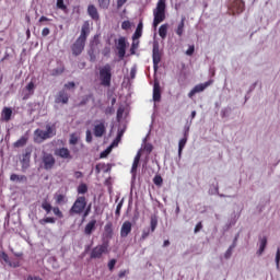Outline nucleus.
I'll use <instances>...</instances> for the list:
<instances>
[{
    "instance_id": "nucleus-48",
    "label": "nucleus",
    "mask_w": 280,
    "mask_h": 280,
    "mask_svg": "<svg viewBox=\"0 0 280 280\" xmlns=\"http://www.w3.org/2000/svg\"><path fill=\"white\" fill-rule=\"evenodd\" d=\"M1 259L3 261H5V264H9L10 262V256H8V254H5V252H2L1 255H0Z\"/></svg>"
},
{
    "instance_id": "nucleus-55",
    "label": "nucleus",
    "mask_w": 280,
    "mask_h": 280,
    "mask_svg": "<svg viewBox=\"0 0 280 280\" xmlns=\"http://www.w3.org/2000/svg\"><path fill=\"white\" fill-rule=\"evenodd\" d=\"M136 75H137V69L132 68L130 70V78H131V80H135Z\"/></svg>"
},
{
    "instance_id": "nucleus-17",
    "label": "nucleus",
    "mask_w": 280,
    "mask_h": 280,
    "mask_svg": "<svg viewBox=\"0 0 280 280\" xmlns=\"http://www.w3.org/2000/svg\"><path fill=\"white\" fill-rule=\"evenodd\" d=\"M117 49H118L119 58H124L126 56V37H120L118 39Z\"/></svg>"
},
{
    "instance_id": "nucleus-34",
    "label": "nucleus",
    "mask_w": 280,
    "mask_h": 280,
    "mask_svg": "<svg viewBox=\"0 0 280 280\" xmlns=\"http://www.w3.org/2000/svg\"><path fill=\"white\" fill-rule=\"evenodd\" d=\"M56 7L58 10H61L62 12H67L68 10L67 4H65V0H57Z\"/></svg>"
},
{
    "instance_id": "nucleus-43",
    "label": "nucleus",
    "mask_w": 280,
    "mask_h": 280,
    "mask_svg": "<svg viewBox=\"0 0 280 280\" xmlns=\"http://www.w3.org/2000/svg\"><path fill=\"white\" fill-rule=\"evenodd\" d=\"M105 168H106V164H102V163L96 164V166H95V173H96V174H102V170H105Z\"/></svg>"
},
{
    "instance_id": "nucleus-26",
    "label": "nucleus",
    "mask_w": 280,
    "mask_h": 280,
    "mask_svg": "<svg viewBox=\"0 0 280 280\" xmlns=\"http://www.w3.org/2000/svg\"><path fill=\"white\" fill-rule=\"evenodd\" d=\"M170 28V24H162L159 28V36L165 40L167 38V30Z\"/></svg>"
},
{
    "instance_id": "nucleus-59",
    "label": "nucleus",
    "mask_w": 280,
    "mask_h": 280,
    "mask_svg": "<svg viewBox=\"0 0 280 280\" xmlns=\"http://www.w3.org/2000/svg\"><path fill=\"white\" fill-rule=\"evenodd\" d=\"M65 86H66V89H74L75 83L74 82H68Z\"/></svg>"
},
{
    "instance_id": "nucleus-54",
    "label": "nucleus",
    "mask_w": 280,
    "mask_h": 280,
    "mask_svg": "<svg viewBox=\"0 0 280 280\" xmlns=\"http://www.w3.org/2000/svg\"><path fill=\"white\" fill-rule=\"evenodd\" d=\"M128 0H117V8H124Z\"/></svg>"
},
{
    "instance_id": "nucleus-45",
    "label": "nucleus",
    "mask_w": 280,
    "mask_h": 280,
    "mask_svg": "<svg viewBox=\"0 0 280 280\" xmlns=\"http://www.w3.org/2000/svg\"><path fill=\"white\" fill-rule=\"evenodd\" d=\"M85 141H86V143H91L93 141V133H91V130H86Z\"/></svg>"
},
{
    "instance_id": "nucleus-13",
    "label": "nucleus",
    "mask_w": 280,
    "mask_h": 280,
    "mask_svg": "<svg viewBox=\"0 0 280 280\" xmlns=\"http://www.w3.org/2000/svg\"><path fill=\"white\" fill-rule=\"evenodd\" d=\"M162 54L161 50L159 48V44H154L153 45V54H152V58H153V69L158 70L159 69V65H161V58H162Z\"/></svg>"
},
{
    "instance_id": "nucleus-23",
    "label": "nucleus",
    "mask_w": 280,
    "mask_h": 280,
    "mask_svg": "<svg viewBox=\"0 0 280 280\" xmlns=\"http://www.w3.org/2000/svg\"><path fill=\"white\" fill-rule=\"evenodd\" d=\"M141 161V151H138V153L136 154L135 159H133V163L131 166V174H137V170L139 167V162Z\"/></svg>"
},
{
    "instance_id": "nucleus-38",
    "label": "nucleus",
    "mask_w": 280,
    "mask_h": 280,
    "mask_svg": "<svg viewBox=\"0 0 280 280\" xmlns=\"http://www.w3.org/2000/svg\"><path fill=\"white\" fill-rule=\"evenodd\" d=\"M121 207H124V200L119 201V203L116 207V211H115L116 218H119V215H121Z\"/></svg>"
},
{
    "instance_id": "nucleus-42",
    "label": "nucleus",
    "mask_w": 280,
    "mask_h": 280,
    "mask_svg": "<svg viewBox=\"0 0 280 280\" xmlns=\"http://www.w3.org/2000/svg\"><path fill=\"white\" fill-rule=\"evenodd\" d=\"M83 215H82V220H86V218H89L90 213H91V205L85 207L84 211L82 212Z\"/></svg>"
},
{
    "instance_id": "nucleus-18",
    "label": "nucleus",
    "mask_w": 280,
    "mask_h": 280,
    "mask_svg": "<svg viewBox=\"0 0 280 280\" xmlns=\"http://www.w3.org/2000/svg\"><path fill=\"white\" fill-rule=\"evenodd\" d=\"M153 102H161V83L154 81L153 84Z\"/></svg>"
},
{
    "instance_id": "nucleus-25",
    "label": "nucleus",
    "mask_w": 280,
    "mask_h": 280,
    "mask_svg": "<svg viewBox=\"0 0 280 280\" xmlns=\"http://www.w3.org/2000/svg\"><path fill=\"white\" fill-rule=\"evenodd\" d=\"M10 180L12 183H27V176L25 175H16V174H11Z\"/></svg>"
},
{
    "instance_id": "nucleus-60",
    "label": "nucleus",
    "mask_w": 280,
    "mask_h": 280,
    "mask_svg": "<svg viewBox=\"0 0 280 280\" xmlns=\"http://www.w3.org/2000/svg\"><path fill=\"white\" fill-rule=\"evenodd\" d=\"M82 176H84V174H82V172H80V171L74 172V178H82Z\"/></svg>"
},
{
    "instance_id": "nucleus-11",
    "label": "nucleus",
    "mask_w": 280,
    "mask_h": 280,
    "mask_svg": "<svg viewBox=\"0 0 280 280\" xmlns=\"http://www.w3.org/2000/svg\"><path fill=\"white\" fill-rule=\"evenodd\" d=\"M42 163L44 165V170H54V166L56 165V158L50 153H46L42 158Z\"/></svg>"
},
{
    "instance_id": "nucleus-44",
    "label": "nucleus",
    "mask_w": 280,
    "mask_h": 280,
    "mask_svg": "<svg viewBox=\"0 0 280 280\" xmlns=\"http://www.w3.org/2000/svg\"><path fill=\"white\" fill-rule=\"evenodd\" d=\"M69 143H70V145H75V144H78V136H75V133H72V135L70 136Z\"/></svg>"
},
{
    "instance_id": "nucleus-22",
    "label": "nucleus",
    "mask_w": 280,
    "mask_h": 280,
    "mask_svg": "<svg viewBox=\"0 0 280 280\" xmlns=\"http://www.w3.org/2000/svg\"><path fill=\"white\" fill-rule=\"evenodd\" d=\"M57 104H68L69 103V94L67 92L61 91L59 92L57 98H56Z\"/></svg>"
},
{
    "instance_id": "nucleus-5",
    "label": "nucleus",
    "mask_w": 280,
    "mask_h": 280,
    "mask_svg": "<svg viewBox=\"0 0 280 280\" xmlns=\"http://www.w3.org/2000/svg\"><path fill=\"white\" fill-rule=\"evenodd\" d=\"M34 135H35V141L37 143H43V141H45L47 139H51V137H55L56 129H54L51 126L47 125L46 131L43 129H36L34 131Z\"/></svg>"
},
{
    "instance_id": "nucleus-41",
    "label": "nucleus",
    "mask_w": 280,
    "mask_h": 280,
    "mask_svg": "<svg viewBox=\"0 0 280 280\" xmlns=\"http://www.w3.org/2000/svg\"><path fill=\"white\" fill-rule=\"evenodd\" d=\"M276 268L277 270H279L280 268V247L277 248V253H276Z\"/></svg>"
},
{
    "instance_id": "nucleus-27",
    "label": "nucleus",
    "mask_w": 280,
    "mask_h": 280,
    "mask_svg": "<svg viewBox=\"0 0 280 280\" xmlns=\"http://www.w3.org/2000/svg\"><path fill=\"white\" fill-rule=\"evenodd\" d=\"M28 139L30 138L27 136H22L18 141L13 143L14 148H23L27 145Z\"/></svg>"
},
{
    "instance_id": "nucleus-10",
    "label": "nucleus",
    "mask_w": 280,
    "mask_h": 280,
    "mask_svg": "<svg viewBox=\"0 0 280 280\" xmlns=\"http://www.w3.org/2000/svg\"><path fill=\"white\" fill-rule=\"evenodd\" d=\"M246 7V4L244 3V1L242 0H234L231 4H230V12L235 15V14H242V12H244V8Z\"/></svg>"
},
{
    "instance_id": "nucleus-31",
    "label": "nucleus",
    "mask_w": 280,
    "mask_h": 280,
    "mask_svg": "<svg viewBox=\"0 0 280 280\" xmlns=\"http://www.w3.org/2000/svg\"><path fill=\"white\" fill-rule=\"evenodd\" d=\"M56 205H65L67 202V196L65 195H56L55 196Z\"/></svg>"
},
{
    "instance_id": "nucleus-14",
    "label": "nucleus",
    "mask_w": 280,
    "mask_h": 280,
    "mask_svg": "<svg viewBox=\"0 0 280 280\" xmlns=\"http://www.w3.org/2000/svg\"><path fill=\"white\" fill-rule=\"evenodd\" d=\"M132 233V223L125 221L120 228V237H128Z\"/></svg>"
},
{
    "instance_id": "nucleus-12",
    "label": "nucleus",
    "mask_w": 280,
    "mask_h": 280,
    "mask_svg": "<svg viewBox=\"0 0 280 280\" xmlns=\"http://www.w3.org/2000/svg\"><path fill=\"white\" fill-rule=\"evenodd\" d=\"M213 84V80H209L205 83H200L195 85L191 91L188 93V97H194L196 93H202L208 86H211Z\"/></svg>"
},
{
    "instance_id": "nucleus-39",
    "label": "nucleus",
    "mask_w": 280,
    "mask_h": 280,
    "mask_svg": "<svg viewBox=\"0 0 280 280\" xmlns=\"http://www.w3.org/2000/svg\"><path fill=\"white\" fill-rule=\"evenodd\" d=\"M116 265H117V259H115V258L110 259L107 264L108 270H110V272H113V270H115Z\"/></svg>"
},
{
    "instance_id": "nucleus-2",
    "label": "nucleus",
    "mask_w": 280,
    "mask_h": 280,
    "mask_svg": "<svg viewBox=\"0 0 280 280\" xmlns=\"http://www.w3.org/2000/svg\"><path fill=\"white\" fill-rule=\"evenodd\" d=\"M167 5L165 4V0H159L156 3V8L153 10V27L156 30L163 21H165V9Z\"/></svg>"
},
{
    "instance_id": "nucleus-21",
    "label": "nucleus",
    "mask_w": 280,
    "mask_h": 280,
    "mask_svg": "<svg viewBox=\"0 0 280 280\" xmlns=\"http://www.w3.org/2000/svg\"><path fill=\"white\" fill-rule=\"evenodd\" d=\"M12 119V108L3 107L1 112V121H10Z\"/></svg>"
},
{
    "instance_id": "nucleus-33",
    "label": "nucleus",
    "mask_w": 280,
    "mask_h": 280,
    "mask_svg": "<svg viewBox=\"0 0 280 280\" xmlns=\"http://www.w3.org/2000/svg\"><path fill=\"white\" fill-rule=\"evenodd\" d=\"M78 194L84 195L89 191V186L84 183L80 184L77 188Z\"/></svg>"
},
{
    "instance_id": "nucleus-7",
    "label": "nucleus",
    "mask_w": 280,
    "mask_h": 280,
    "mask_svg": "<svg viewBox=\"0 0 280 280\" xmlns=\"http://www.w3.org/2000/svg\"><path fill=\"white\" fill-rule=\"evenodd\" d=\"M106 253H108V242L94 247L91 250L90 257L91 259H102V255H106Z\"/></svg>"
},
{
    "instance_id": "nucleus-6",
    "label": "nucleus",
    "mask_w": 280,
    "mask_h": 280,
    "mask_svg": "<svg viewBox=\"0 0 280 280\" xmlns=\"http://www.w3.org/2000/svg\"><path fill=\"white\" fill-rule=\"evenodd\" d=\"M42 209L47 213V215H49V213H51V211H52L54 215H56L60 220H62V218H65L62 210H60V208H58V207H52L51 202H49V200H47V199L43 200Z\"/></svg>"
},
{
    "instance_id": "nucleus-52",
    "label": "nucleus",
    "mask_w": 280,
    "mask_h": 280,
    "mask_svg": "<svg viewBox=\"0 0 280 280\" xmlns=\"http://www.w3.org/2000/svg\"><path fill=\"white\" fill-rule=\"evenodd\" d=\"M49 34H51V31L49 30V27H45L42 31V36H49Z\"/></svg>"
},
{
    "instance_id": "nucleus-30",
    "label": "nucleus",
    "mask_w": 280,
    "mask_h": 280,
    "mask_svg": "<svg viewBox=\"0 0 280 280\" xmlns=\"http://www.w3.org/2000/svg\"><path fill=\"white\" fill-rule=\"evenodd\" d=\"M266 246H268V238L266 236H264L262 238H260V246L258 249V255H261L264 253V250H266Z\"/></svg>"
},
{
    "instance_id": "nucleus-19",
    "label": "nucleus",
    "mask_w": 280,
    "mask_h": 280,
    "mask_svg": "<svg viewBox=\"0 0 280 280\" xmlns=\"http://www.w3.org/2000/svg\"><path fill=\"white\" fill-rule=\"evenodd\" d=\"M88 14L93 21H97L100 19V12H97L95 4H90L88 7Z\"/></svg>"
},
{
    "instance_id": "nucleus-4",
    "label": "nucleus",
    "mask_w": 280,
    "mask_h": 280,
    "mask_svg": "<svg viewBox=\"0 0 280 280\" xmlns=\"http://www.w3.org/2000/svg\"><path fill=\"white\" fill-rule=\"evenodd\" d=\"M86 209V197L79 196L69 210L70 215H82Z\"/></svg>"
},
{
    "instance_id": "nucleus-37",
    "label": "nucleus",
    "mask_w": 280,
    "mask_h": 280,
    "mask_svg": "<svg viewBox=\"0 0 280 280\" xmlns=\"http://www.w3.org/2000/svg\"><path fill=\"white\" fill-rule=\"evenodd\" d=\"M151 233H154L156 231V226L159 225V220L156 218H151Z\"/></svg>"
},
{
    "instance_id": "nucleus-47",
    "label": "nucleus",
    "mask_w": 280,
    "mask_h": 280,
    "mask_svg": "<svg viewBox=\"0 0 280 280\" xmlns=\"http://www.w3.org/2000/svg\"><path fill=\"white\" fill-rule=\"evenodd\" d=\"M149 236H150V229H144L142 231L141 240H148Z\"/></svg>"
},
{
    "instance_id": "nucleus-57",
    "label": "nucleus",
    "mask_w": 280,
    "mask_h": 280,
    "mask_svg": "<svg viewBox=\"0 0 280 280\" xmlns=\"http://www.w3.org/2000/svg\"><path fill=\"white\" fill-rule=\"evenodd\" d=\"M90 60L92 62H95V54H93V50H89Z\"/></svg>"
},
{
    "instance_id": "nucleus-3",
    "label": "nucleus",
    "mask_w": 280,
    "mask_h": 280,
    "mask_svg": "<svg viewBox=\"0 0 280 280\" xmlns=\"http://www.w3.org/2000/svg\"><path fill=\"white\" fill-rule=\"evenodd\" d=\"M98 78L101 82V86L108 88L110 86V82L113 80V68L109 63L100 68Z\"/></svg>"
},
{
    "instance_id": "nucleus-46",
    "label": "nucleus",
    "mask_w": 280,
    "mask_h": 280,
    "mask_svg": "<svg viewBox=\"0 0 280 280\" xmlns=\"http://www.w3.org/2000/svg\"><path fill=\"white\" fill-rule=\"evenodd\" d=\"M142 34H143V31H138V30L136 28V32H135V34L132 35V40H139V38L142 36Z\"/></svg>"
},
{
    "instance_id": "nucleus-51",
    "label": "nucleus",
    "mask_w": 280,
    "mask_h": 280,
    "mask_svg": "<svg viewBox=\"0 0 280 280\" xmlns=\"http://www.w3.org/2000/svg\"><path fill=\"white\" fill-rule=\"evenodd\" d=\"M194 51H196V48L194 46H189L186 50V56H194Z\"/></svg>"
},
{
    "instance_id": "nucleus-61",
    "label": "nucleus",
    "mask_w": 280,
    "mask_h": 280,
    "mask_svg": "<svg viewBox=\"0 0 280 280\" xmlns=\"http://www.w3.org/2000/svg\"><path fill=\"white\" fill-rule=\"evenodd\" d=\"M108 150H105L101 153V159H106L108 156Z\"/></svg>"
},
{
    "instance_id": "nucleus-24",
    "label": "nucleus",
    "mask_w": 280,
    "mask_h": 280,
    "mask_svg": "<svg viewBox=\"0 0 280 280\" xmlns=\"http://www.w3.org/2000/svg\"><path fill=\"white\" fill-rule=\"evenodd\" d=\"M188 130L185 131L184 133V138H182L178 142V155L180 156L183 154V150L185 148V145H187V135H188Z\"/></svg>"
},
{
    "instance_id": "nucleus-58",
    "label": "nucleus",
    "mask_w": 280,
    "mask_h": 280,
    "mask_svg": "<svg viewBox=\"0 0 280 280\" xmlns=\"http://www.w3.org/2000/svg\"><path fill=\"white\" fill-rule=\"evenodd\" d=\"M47 21H51L49 18H47V16H44V15H42L40 18H39V23H45V22H47Z\"/></svg>"
},
{
    "instance_id": "nucleus-20",
    "label": "nucleus",
    "mask_w": 280,
    "mask_h": 280,
    "mask_svg": "<svg viewBox=\"0 0 280 280\" xmlns=\"http://www.w3.org/2000/svg\"><path fill=\"white\" fill-rule=\"evenodd\" d=\"M97 224V220L92 219L84 228L85 235H93V231H95V226Z\"/></svg>"
},
{
    "instance_id": "nucleus-56",
    "label": "nucleus",
    "mask_w": 280,
    "mask_h": 280,
    "mask_svg": "<svg viewBox=\"0 0 280 280\" xmlns=\"http://www.w3.org/2000/svg\"><path fill=\"white\" fill-rule=\"evenodd\" d=\"M126 275H128V271L121 270V271H119L118 277H119V279H124V277H126Z\"/></svg>"
},
{
    "instance_id": "nucleus-53",
    "label": "nucleus",
    "mask_w": 280,
    "mask_h": 280,
    "mask_svg": "<svg viewBox=\"0 0 280 280\" xmlns=\"http://www.w3.org/2000/svg\"><path fill=\"white\" fill-rule=\"evenodd\" d=\"M202 231V222H199L195 226V233H200Z\"/></svg>"
},
{
    "instance_id": "nucleus-35",
    "label": "nucleus",
    "mask_w": 280,
    "mask_h": 280,
    "mask_svg": "<svg viewBox=\"0 0 280 280\" xmlns=\"http://www.w3.org/2000/svg\"><path fill=\"white\" fill-rule=\"evenodd\" d=\"M26 91L28 92V95H34V89H36V85L34 84V82H30L26 86H25Z\"/></svg>"
},
{
    "instance_id": "nucleus-40",
    "label": "nucleus",
    "mask_w": 280,
    "mask_h": 280,
    "mask_svg": "<svg viewBox=\"0 0 280 280\" xmlns=\"http://www.w3.org/2000/svg\"><path fill=\"white\" fill-rule=\"evenodd\" d=\"M233 248H235V244L231 245L224 254L225 259H230L233 255Z\"/></svg>"
},
{
    "instance_id": "nucleus-36",
    "label": "nucleus",
    "mask_w": 280,
    "mask_h": 280,
    "mask_svg": "<svg viewBox=\"0 0 280 280\" xmlns=\"http://www.w3.org/2000/svg\"><path fill=\"white\" fill-rule=\"evenodd\" d=\"M153 183L156 185V187H161L163 185V177L161 175H155Z\"/></svg>"
},
{
    "instance_id": "nucleus-29",
    "label": "nucleus",
    "mask_w": 280,
    "mask_h": 280,
    "mask_svg": "<svg viewBox=\"0 0 280 280\" xmlns=\"http://www.w3.org/2000/svg\"><path fill=\"white\" fill-rule=\"evenodd\" d=\"M185 32V18L182 19L180 23L177 25V28L175 30V34H177V36H183Z\"/></svg>"
},
{
    "instance_id": "nucleus-16",
    "label": "nucleus",
    "mask_w": 280,
    "mask_h": 280,
    "mask_svg": "<svg viewBox=\"0 0 280 280\" xmlns=\"http://www.w3.org/2000/svg\"><path fill=\"white\" fill-rule=\"evenodd\" d=\"M114 230H113V222H107L104 226L103 237L105 240H113Z\"/></svg>"
},
{
    "instance_id": "nucleus-62",
    "label": "nucleus",
    "mask_w": 280,
    "mask_h": 280,
    "mask_svg": "<svg viewBox=\"0 0 280 280\" xmlns=\"http://www.w3.org/2000/svg\"><path fill=\"white\" fill-rule=\"evenodd\" d=\"M136 30H138L140 32H143V22H139V24H138Z\"/></svg>"
},
{
    "instance_id": "nucleus-49",
    "label": "nucleus",
    "mask_w": 280,
    "mask_h": 280,
    "mask_svg": "<svg viewBox=\"0 0 280 280\" xmlns=\"http://www.w3.org/2000/svg\"><path fill=\"white\" fill-rule=\"evenodd\" d=\"M130 27H131L130 21H124L121 23V28L122 30H130Z\"/></svg>"
},
{
    "instance_id": "nucleus-9",
    "label": "nucleus",
    "mask_w": 280,
    "mask_h": 280,
    "mask_svg": "<svg viewBox=\"0 0 280 280\" xmlns=\"http://www.w3.org/2000/svg\"><path fill=\"white\" fill-rule=\"evenodd\" d=\"M31 159H32V148H26L24 153L20 156V163L22 165L23 172L30 168Z\"/></svg>"
},
{
    "instance_id": "nucleus-28",
    "label": "nucleus",
    "mask_w": 280,
    "mask_h": 280,
    "mask_svg": "<svg viewBox=\"0 0 280 280\" xmlns=\"http://www.w3.org/2000/svg\"><path fill=\"white\" fill-rule=\"evenodd\" d=\"M38 223L42 226H45L46 224H56V218H54V217H46V218L40 219L38 221Z\"/></svg>"
},
{
    "instance_id": "nucleus-1",
    "label": "nucleus",
    "mask_w": 280,
    "mask_h": 280,
    "mask_svg": "<svg viewBox=\"0 0 280 280\" xmlns=\"http://www.w3.org/2000/svg\"><path fill=\"white\" fill-rule=\"evenodd\" d=\"M89 34H91V24L89 21H85L81 28V34L79 38L71 46L73 56H80L82 51H84V47L86 45V38H89Z\"/></svg>"
},
{
    "instance_id": "nucleus-8",
    "label": "nucleus",
    "mask_w": 280,
    "mask_h": 280,
    "mask_svg": "<svg viewBox=\"0 0 280 280\" xmlns=\"http://www.w3.org/2000/svg\"><path fill=\"white\" fill-rule=\"evenodd\" d=\"M94 137L96 138H102L103 136L106 135V120L101 119V120H96L95 125H94Z\"/></svg>"
},
{
    "instance_id": "nucleus-15",
    "label": "nucleus",
    "mask_w": 280,
    "mask_h": 280,
    "mask_svg": "<svg viewBox=\"0 0 280 280\" xmlns=\"http://www.w3.org/2000/svg\"><path fill=\"white\" fill-rule=\"evenodd\" d=\"M55 155L59 156L60 159H68L71 160L73 159V156H71V151H69V149L67 148H59L55 151Z\"/></svg>"
},
{
    "instance_id": "nucleus-32",
    "label": "nucleus",
    "mask_w": 280,
    "mask_h": 280,
    "mask_svg": "<svg viewBox=\"0 0 280 280\" xmlns=\"http://www.w3.org/2000/svg\"><path fill=\"white\" fill-rule=\"evenodd\" d=\"M101 10H108L110 8V0H97Z\"/></svg>"
},
{
    "instance_id": "nucleus-64",
    "label": "nucleus",
    "mask_w": 280,
    "mask_h": 280,
    "mask_svg": "<svg viewBox=\"0 0 280 280\" xmlns=\"http://www.w3.org/2000/svg\"><path fill=\"white\" fill-rule=\"evenodd\" d=\"M163 246H164V248L170 246V241L168 240L164 241Z\"/></svg>"
},
{
    "instance_id": "nucleus-63",
    "label": "nucleus",
    "mask_w": 280,
    "mask_h": 280,
    "mask_svg": "<svg viewBox=\"0 0 280 280\" xmlns=\"http://www.w3.org/2000/svg\"><path fill=\"white\" fill-rule=\"evenodd\" d=\"M121 137H124V131H119L117 137H116V141H120Z\"/></svg>"
},
{
    "instance_id": "nucleus-50",
    "label": "nucleus",
    "mask_w": 280,
    "mask_h": 280,
    "mask_svg": "<svg viewBox=\"0 0 280 280\" xmlns=\"http://www.w3.org/2000/svg\"><path fill=\"white\" fill-rule=\"evenodd\" d=\"M144 150H145V152H148V154H150L152 152V150H154V147H152L151 143H147L144 145Z\"/></svg>"
}]
</instances>
